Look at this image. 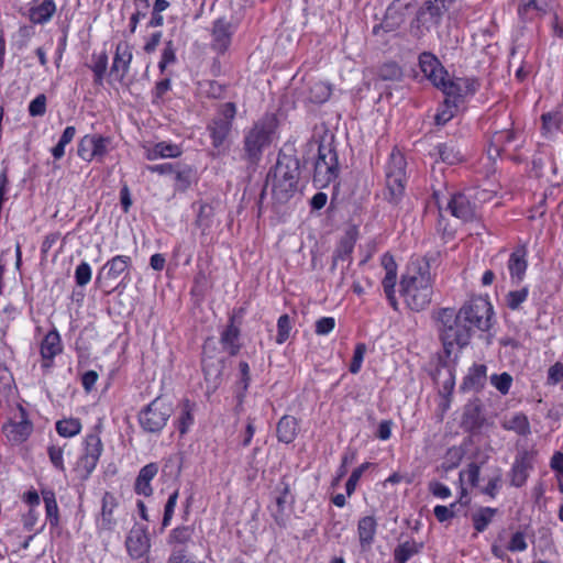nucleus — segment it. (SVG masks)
<instances>
[{
  "instance_id": "1",
  "label": "nucleus",
  "mask_w": 563,
  "mask_h": 563,
  "mask_svg": "<svg viewBox=\"0 0 563 563\" xmlns=\"http://www.w3.org/2000/svg\"><path fill=\"white\" fill-rule=\"evenodd\" d=\"M400 292L407 306L416 311L423 310L432 297L430 265L424 260L412 261L400 282Z\"/></svg>"
},
{
  "instance_id": "2",
  "label": "nucleus",
  "mask_w": 563,
  "mask_h": 563,
  "mask_svg": "<svg viewBox=\"0 0 563 563\" xmlns=\"http://www.w3.org/2000/svg\"><path fill=\"white\" fill-rule=\"evenodd\" d=\"M437 321L440 339L448 356L468 344L472 332L470 325L463 321V317H460V311L443 308L438 312Z\"/></svg>"
},
{
  "instance_id": "3",
  "label": "nucleus",
  "mask_w": 563,
  "mask_h": 563,
  "mask_svg": "<svg viewBox=\"0 0 563 563\" xmlns=\"http://www.w3.org/2000/svg\"><path fill=\"white\" fill-rule=\"evenodd\" d=\"M298 179V159L292 156L280 155L273 172L268 175L274 199L279 203L287 202L297 191Z\"/></svg>"
},
{
  "instance_id": "4",
  "label": "nucleus",
  "mask_w": 563,
  "mask_h": 563,
  "mask_svg": "<svg viewBox=\"0 0 563 563\" xmlns=\"http://www.w3.org/2000/svg\"><path fill=\"white\" fill-rule=\"evenodd\" d=\"M494 191L481 188H467L461 192L454 194L448 201L446 209L455 218L468 222L478 217L481 206L494 197Z\"/></svg>"
},
{
  "instance_id": "5",
  "label": "nucleus",
  "mask_w": 563,
  "mask_h": 563,
  "mask_svg": "<svg viewBox=\"0 0 563 563\" xmlns=\"http://www.w3.org/2000/svg\"><path fill=\"white\" fill-rule=\"evenodd\" d=\"M277 129V120L267 114L258 120L244 136V151L247 159L255 163L262 156L263 150L268 146Z\"/></svg>"
},
{
  "instance_id": "6",
  "label": "nucleus",
  "mask_w": 563,
  "mask_h": 563,
  "mask_svg": "<svg viewBox=\"0 0 563 563\" xmlns=\"http://www.w3.org/2000/svg\"><path fill=\"white\" fill-rule=\"evenodd\" d=\"M406 165L405 156L394 150L386 166V190L388 199L393 202H397L404 195L407 181Z\"/></svg>"
},
{
  "instance_id": "7",
  "label": "nucleus",
  "mask_w": 563,
  "mask_h": 563,
  "mask_svg": "<svg viewBox=\"0 0 563 563\" xmlns=\"http://www.w3.org/2000/svg\"><path fill=\"white\" fill-rule=\"evenodd\" d=\"M338 175L339 163L336 152L329 144H320L318 148V157L314 164V184L324 188L335 180Z\"/></svg>"
},
{
  "instance_id": "8",
  "label": "nucleus",
  "mask_w": 563,
  "mask_h": 563,
  "mask_svg": "<svg viewBox=\"0 0 563 563\" xmlns=\"http://www.w3.org/2000/svg\"><path fill=\"white\" fill-rule=\"evenodd\" d=\"M460 317L472 328L486 331L492 327L493 307L490 302L482 297L475 298L465 303L460 310Z\"/></svg>"
},
{
  "instance_id": "9",
  "label": "nucleus",
  "mask_w": 563,
  "mask_h": 563,
  "mask_svg": "<svg viewBox=\"0 0 563 563\" xmlns=\"http://www.w3.org/2000/svg\"><path fill=\"white\" fill-rule=\"evenodd\" d=\"M172 406L161 398L154 399L139 415L142 429L150 433H158L172 416Z\"/></svg>"
},
{
  "instance_id": "10",
  "label": "nucleus",
  "mask_w": 563,
  "mask_h": 563,
  "mask_svg": "<svg viewBox=\"0 0 563 563\" xmlns=\"http://www.w3.org/2000/svg\"><path fill=\"white\" fill-rule=\"evenodd\" d=\"M102 449V442L98 434L91 433L86 437L84 454L74 467L78 478L85 481L90 476L98 464Z\"/></svg>"
},
{
  "instance_id": "11",
  "label": "nucleus",
  "mask_w": 563,
  "mask_h": 563,
  "mask_svg": "<svg viewBox=\"0 0 563 563\" xmlns=\"http://www.w3.org/2000/svg\"><path fill=\"white\" fill-rule=\"evenodd\" d=\"M235 113V104L227 102L221 106L219 114L208 125L214 148H220L229 136Z\"/></svg>"
},
{
  "instance_id": "12",
  "label": "nucleus",
  "mask_w": 563,
  "mask_h": 563,
  "mask_svg": "<svg viewBox=\"0 0 563 563\" xmlns=\"http://www.w3.org/2000/svg\"><path fill=\"white\" fill-rule=\"evenodd\" d=\"M2 431L11 444H21L33 432V424L29 420L26 410L22 405L16 406L13 418L3 426Z\"/></svg>"
},
{
  "instance_id": "13",
  "label": "nucleus",
  "mask_w": 563,
  "mask_h": 563,
  "mask_svg": "<svg viewBox=\"0 0 563 563\" xmlns=\"http://www.w3.org/2000/svg\"><path fill=\"white\" fill-rule=\"evenodd\" d=\"M109 144V137L99 134H87L80 140L77 153L86 162L93 159L101 162L108 153Z\"/></svg>"
},
{
  "instance_id": "14",
  "label": "nucleus",
  "mask_w": 563,
  "mask_h": 563,
  "mask_svg": "<svg viewBox=\"0 0 563 563\" xmlns=\"http://www.w3.org/2000/svg\"><path fill=\"white\" fill-rule=\"evenodd\" d=\"M440 89L446 96L445 99H451L453 107H459L460 102L465 96L473 95L477 89V82L470 78H455L454 80L444 77Z\"/></svg>"
},
{
  "instance_id": "15",
  "label": "nucleus",
  "mask_w": 563,
  "mask_h": 563,
  "mask_svg": "<svg viewBox=\"0 0 563 563\" xmlns=\"http://www.w3.org/2000/svg\"><path fill=\"white\" fill-rule=\"evenodd\" d=\"M131 263L130 256H114L100 269L96 280L97 284H99L100 287L111 286L112 283L118 280L123 274H128Z\"/></svg>"
},
{
  "instance_id": "16",
  "label": "nucleus",
  "mask_w": 563,
  "mask_h": 563,
  "mask_svg": "<svg viewBox=\"0 0 563 563\" xmlns=\"http://www.w3.org/2000/svg\"><path fill=\"white\" fill-rule=\"evenodd\" d=\"M132 46L128 42H119L115 47L113 63L110 69V76L122 81L130 69L132 62Z\"/></svg>"
},
{
  "instance_id": "17",
  "label": "nucleus",
  "mask_w": 563,
  "mask_h": 563,
  "mask_svg": "<svg viewBox=\"0 0 563 563\" xmlns=\"http://www.w3.org/2000/svg\"><path fill=\"white\" fill-rule=\"evenodd\" d=\"M382 266L385 269V276L383 278V288L384 292L391 305V307L396 310L398 302L395 296V286L397 282V264L391 255L388 253L382 256Z\"/></svg>"
},
{
  "instance_id": "18",
  "label": "nucleus",
  "mask_w": 563,
  "mask_h": 563,
  "mask_svg": "<svg viewBox=\"0 0 563 563\" xmlns=\"http://www.w3.org/2000/svg\"><path fill=\"white\" fill-rule=\"evenodd\" d=\"M419 64L424 76L429 78L435 87H439L444 77L449 76L446 70L432 54L422 53L419 57Z\"/></svg>"
},
{
  "instance_id": "19",
  "label": "nucleus",
  "mask_w": 563,
  "mask_h": 563,
  "mask_svg": "<svg viewBox=\"0 0 563 563\" xmlns=\"http://www.w3.org/2000/svg\"><path fill=\"white\" fill-rule=\"evenodd\" d=\"M533 456L528 451L520 452L511 467V484L521 487L527 482L529 472L532 468Z\"/></svg>"
},
{
  "instance_id": "20",
  "label": "nucleus",
  "mask_w": 563,
  "mask_h": 563,
  "mask_svg": "<svg viewBox=\"0 0 563 563\" xmlns=\"http://www.w3.org/2000/svg\"><path fill=\"white\" fill-rule=\"evenodd\" d=\"M233 26L224 19H218L212 29V46L216 51L223 53L231 44Z\"/></svg>"
},
{
  "instance_id": "21",
  "label": "nucleus",
  "mask_w": 563,
  "mask_h": 563,
  "mask_svg": "<svg viewBox=\"0 0 563 563\" xmlns=\"http://www.w3.org/2000/svg\"><path fill=\"white\" fill-rule=\"evenodd\" d=\"M376 530H377V522L374 517L366 516L358 520L357 536H358L360 547L363 552H367L371 550L372 544L375 540Z\"/></svg>"
},
{
  "instance_id": "22",
  "label": "nucleus",
  "mask_w": 563,
  "mask_h": 563,
  "mask_svg": "<svg viewBox=\"0 0 563 563\" xmlns=\"http://www.w3.org/2000/svg\"><path fill=\"white\" fill-rule=\"evenodd\" d=\"M126 549L133 559L142 558L150 548V541L142 529H133L126 538Z\"/></svg>"
},
{
  "instance_id": "23",
  "label": "nucleus",
  "mask_w": 563,
  "mask_h": 563,
  "mask_svg": "<svg viewBox=\"0 0 563 563\" xmlns=\"http://www.w3.org/2000/svg\"><path fill=\"white\" fill-rule=\"evenodd\" d=\"M60 352V336L56 330H52L44 336L41 343V355L44 360L43 366L49 367L52 360Z\"/></svg>"
},
{
  "instance_id": "24",
  "label": "nucleus",
  "mask_w": 563,
  "mask_h": 563,
  "mask_svg": "<svg viewBox=\"0 0 563 563\" xmlns=\"http://www.w3.org/2000/svg\"><path fill=\"white\" fill-rule=\"evenodd\" d=\"M157 472L158 466L155 463L146 464L140 470V473L134 484V489L136 494L144 495L146 497L153 494L151 482L156 476Z\"/></svg>"
},
{
  "instance_id": "25",
  "label": "nucleus",
  "mask_w": 563,
  "mask_h": 563,
  "mask_svg": "<svg viewBox=\"0 0 563 563\" xmlns=\"http://www.w3.org/2000/svg\"><path fill=\"white\" fill-rule=\"evenodd\" d=\"M526 250L523 247L516 249L509 257L508 271L511 279L516 283H520L527 271Z\"/></svg>"
},
{
  "instance_id": "26",
  "label": "nucleus",
  "mask_w": 563,
  "mask_h": 563,
  "mask_svg": "<svg viewBox=\"0 0 563 563\" xmlns=\"http://www.w3.org/2000/svg\"><path fill=\"white\" fill-rule=\"evenodd\" d=\"M516 139V133L511 130L497 131L493 134L487 150L490 159H495L505 150L506 145Z\"/></svg>"
},
{
  "instance_id": "27",
  "label": "nucleus",
  "mask_w": 563,
  "mask_h": 563,
  "mask_svg": "<svg viewBox=\"0 0 563 563\" xmlns=\"http://www.w3.org/2000/svg\"><path fill=\"white\" fill-rule=\"evenodd\" d=\"M183 150L179 145L159 142L156 143L153 147L146 150V158L150 161H155L158 158H176L180 156Z\"/></svg>"
},
{
  "instance_id": "28",
  "label": "nucleus",
  "mask_w": 563,
  "mask_h": 563,
  "mask_svg": "<svg viewBox=\"0 0 563 563\" xmlns=\"http://www.w3.org/2000/svg\"><path fill=\"white\" fill-rule=\"evenodd\" d=\"M277 438L286 444L291 443L298 433V421L292 416H284L277 423Z\"/></svg>"
},
{
  "instance_id": "29",
  "label": "nucleus",
  "mask_w": 563,
  "mask_h": 563,
  "mask_svg": "<svg viewBox=\"0 0 563 563\" xmlns=\"http://www.w3.org/2000/svg\"><path fill=\"white\" fill-rule=\"evenodd\" d=\"M437 152L443 163L454 165L465 159V153L453 142H446L437 146Z\"/></svg>"
},
{
  "instance_id": "30",
  "label": "nucleus",
  "mask_w": 563,
  "mask_h": 563,
  "mask_svg": "<svg viewBox=\"0 0 563 563\" xmlns=\"http://www.w3.org/2000/svg\"><path fill=\"white\" fill-rule=\"evenodd\" d=\"M487 378V368L483 364L472 366L465 376L463 387L471 390H479L484 387Z\"/></svg>"
},
{
  "instance_id": "31",
  "label": "nucleus",
  "mask_w": 563,
  "mask_h": 563,
  "mask_svg": "<svg viewBox=\"0 0 563 563\" xmlns=\"http://www.w3.org/2000/svg\"><path fill=\"white\" fill-rule=\"evenodd\" d=\"M174 188L176 191H186L194 181L195 172L188 165L176 164L173 174Z\"/></svg>"
},
{
  "instance_id": "32",
  "label": "nucleus",
  "mask_w": 563,
  "mask_h": 563,
  "mask_svg": "<svg viewBox=\"0 0 563 563\" xmlns=\"http://www.w3.org/2000/svg\"><path fill=\"white\" fill-rule=\"evenodd\" d=\"M290 488L287 484H284L283 487L278 490V494L275 497V505L272 509V515L274 517L275 522L283 527L286 525V515H285V506L289 503Z\"/></svg>"
},
{
  "instance_id": "33",
  "label": "nucleus",
  "mask_w": 563,
  "mask_h": 563,
  "mask_svg": "<svg viewBox=\"0 0 563 563\" xmlns=\"http://www.w3.org/2000/svg\"><path fill=\"white\" fill-rule=\"evenodd\" d=\"M239 336L240 330L234 325L232 317L230 324L221 334V344L231 355H235L240 351Z\"/></svg>"
},
{
  "instance_id": "34",
  "label": "nucleus",
  "mask_w": 563,
  "mask_h": 563,
  "mask_svg": "<svg viewBox=\"0 0 563 563\" xmlns=\"http://www.w3.org/2000/svg\"><path fill=\"white\" fill-rule=\"evenodd\" d=\"M423 548V543L408 540L396 547L394 559L396 563H406L413 555L418 554Z\"/></svg>"
},
{
  "instance_id": "35",
  "label": "nucleus",
  "mask_w": 563,
  "mask_h": 563,
  "mask_svg": "<svg viewBox=\"0 0 563 563\" xmlns=\"http://www.w3.org/2000/svg\"><path fill=\"white\" fill-rule=\"evenodd\" d=\"M501 427L505 430L515 431L520 435H527L530 433V423L526 415L515 413L509 418H505L501 421Z\"/></svg>"
},
{
  "instance_id": "36",
  "label": "nucleus",
  "mask_w": 563,
  "mask_h": 563,
  "mask_svg": "<svg viewBox=\"0 0 563 563\" xmlns=\"http://www.w3.org/2000/svg\"><path fill=\"white\" fill-rule=\"evenodd\" d=\"M196 405L188 399L184 400L180 405L179 416L177 418V428L180 434L188 432L194 424V412Z\"/></svg>"
},
{
  "instance_id": "37",
  "label": "nucleus",
  "mask_w": 563,
  "mask_h": 563,
  "mask_svg": "<svg viewBox=\"0 0 563 563\" xmlns=\"http://www.w3.org/2000/svg\"><path fill=\"white\" fill-rule=\"evenodd\" d=\"M191 537L192 529L190 527H177L169 532L167 543L173 548V551L176 549L186 550V544L191 540Z\"/></svg>"
},
{
  "instance_id": "38",
  "label": "nucleus",
  "mask_w": 563,
  "mask_h": 563,
  "mask_svg": "<svg viewBox=\"0 0 563 563\" xmlns=\"http://www.w3.org/2000/svg\"><path fill=\"white\" fill-rule=\"evenodd\" d=\"M56 7L53 0H44L40 5L30 10V20L33 23H45L53 16Z\"/></svg>"
},
{
  "instance_id": "39",
  "label": "nucleus",
  "mask_w": 563,
  "mask_h": 563,
  "mask_svg": "<svg viewBox=\"0 0 563 563\" xmlns=\"http://www.w3.org/2000/svg\"><path fill=\"white\" fill-rule=\"evenodd\" d=\"M401 1L402 0H395V2L388 8L386 19L382 25L386 31H393L404 22L401 15L398 16V21H393L395 19L394 15L398 13V9H408L411 7V0L406 1L404 3H401Z\"/></svg>"
},
{
  "instance_id": "40",
  "label": "nucleus",
  "mask_w": 563,
  "mask_h": 563,
  "mask_svg": "<svg viewBox=\"0 0 563 563\" xmlns=\"http://www.w3.org/2000/svg\"><path fill=\"white\" fill-rule=\"evenodd\" d=\"M331 96V87L323 81H316L310 85L308 90V100L313 103H323Z\"/></svg>"
},
{
  "instance_id": "41",
  "label": "nucleus",
  "mask_w": 563,
  "mask_h": 563,
  "mask_svg": "<svg viewBox=\"0 0 563 563\" xmlns=\"http://www.w3.org/2000/svg\"><path fill=\"white\" fill-rule=\"evenodd\" d=\"M497 509L483 507L472 516L474 528L477 532H483L492 522Z\"/></svg>"
},
{
  "instance_id": "42",
  "label": "nucleus",
  "mask_w": 563,
  "mask_h": 563,
  "mask_svg": "<svg viewBox=\"0 0 563 563\" xmlns=\"http://www.w3.org/2000/svg\"><path fill=\"white\" fill-rule=\"evenodd\" d=\"M213 208L208 203H202L199 207L196 224L201 230L202 234H207L213 224Z\"/></svg>"
},
{
  "instance_id": "43",
  "label": "nucleus",
  "mask_w": 563,
  "mask_h": 563,
  "mask_svg": "<svg viewBox=\"0 0 563 563\" xmlns=\"http://www.w3.org/2000/svg\"><path fill=\"white\" fill-rule=\"evenodd\" d=\"M81 430V422L77 418L63 419L56 422V431L60 437L71 438Z\"/></svg>"
},
{
  "instance_id": "44",
  "label": "nucleus",
  "mask_w": 563,
  "mask_h": 563,
  "mask_svg": "<svg viewBox=\"0 0 563 563\" xmlns=\"http://www.w3.org/2000/svg\"><path fill=\"white\" fill-rule=\"evenodd\" d=\"M43 500L46 509V518L52 527H56L59 522L58 505L53 492H43Z\"/></svg>"
},
{
  "instance_id": "45",
  "label": "nucleus",
  "mask_w": 563,
  "mask_h": 563,
  "mask_svg": "<svg viewBox=\"0 0 563 563\" xmlns=\"http://www.w3.org/2000/svg\"><path fill=\"white\" fill-rule=\"evenodd\" d=\"M75 134H76L75 126H67L64 130L58 143L52 148V154L55 159H60L64 156L65 146L74 140Z\"/></svg>"
},
{
  "instance_id": "46",
  "label": "nucleus",
  "mask_w": 563,
  "mask_h": 563,
  "mask_svg": "<svg viewBox=\"0 0 563 563\" xmlns=\"http://www.w3.org/2000/svg\"><path fill=\"white\" fill-rule=\"evenodd\" d=\"M108 68V56L104 52L93 55V65L91 69L95 74V82L100 85Z\"/></svg>"
},
{
  "instance_id": "47",
  "label": "nucleus",
  "mask_w": 563,
  "mask_h": 563,
  "mask_svg": "<svg viewBox=\"0 0 563 563\" xmlns=\"http://www.w3.org/2000/svg\"><path fill=\"white\" fill-rule=\"evenodd\" d=\"M291 329H292V324H291L290 317L288 314H282L277 321L276 343L277 344L285 343L290 336Z\"/></svg>"
},
{
  "instance_id": "48",
  "label": "nucleus",
  "mask_w": 563,
  "mask_h": 563,
  "mask_svg": "<svg viewBox=\"0 0 563 563\" xmlns=\"http://www.w3.org/2000/svg\"><path fill=\"white\" fill-rule=\"evenodd\" d=\"M378 77L382 80L398 81L402 77V71L396 63L389 62L379 68Z\"/></svg>"
},
{
  "instance_id": "49",
  "label": "nucleus",
  "mask_w": 563,
  "mask_h": 563,
  "mask_svg": "<svg viewBox=\"0 0 563 563\" xmlns=\"http://www.w3.org/2000/svg\"><path fill=\"white\" fill-rule=\"evenodd\" d=\"M562 123V117L558 112H550L542 115V130L545 134L558 131Z\"/></svg>"
},
{
  "instance_id": "50",
  "label": "nucleus",
  "mask_w": 563,
  "mask_h": 563,
  "mask_svg": "<svg viewBox=\"0 0 563 563\" xmlns=\"http://www.w3.org/2000/svg\"><path fill=\"white\" fill-rule=\"evenodd\" d=\"M490 383L499 393L506 395L511 387L512 377L508 373L495 374L490 377Z\"/></svg>"
},
{
  "instance_id": "51",
  "label": "nucleus",
  "mask_w": 563,
  "mask_h": 563,
  "mask_svg": "<svg viewBox=\"0 0 563 563\" xmlns=\"http://www.w3.org/2000/svg\"><path fill=\"white\" fill-rule=\"evenodd\" d=\"M178 496H179V492H178V489H176L174 493H172L169 495V497L167 499V503H166L165 509H164V517H163V521H162L163 529L168 527L172 521V518L174 516V510L177 505Z\"/></svg>"
},
{
  "instance_id": "52",
  "label": "nucleus",
  "mask_w": 563,
  "mask_h": 563,
  "mask_svg": "<svg viewBox=\"0 0 563 563\" xmlns=\"http://www.w3.org/2000/svg\"><path fill=\"white\" fill-rule=\"evenodd\" d=\"M527 297H528V289L527 288H522V289H519V290L510 291L506 296L507 306L511 310H517V309H519L520 305L523 301H526Z\"/></svg>"
},
{
  "instance_id": "53",
  "label": "nucleus",
  "mask_w": 563,
  "mask_h": 563,
  "mask_svg": "<svg viewBox=\"0 0 563 563\" xmlns=\"http://www.w3.org/2000/svg\"><path fill=\"white\" fill-rule=\"evenodd\" d=\"M479 466L476 463H471L466 470L460 472V482L466 481L472 486H476L479 481Z\"/></svg>"
},
{
  "instance_id": "54",
  "label": "nucleus",
  "mask_w": 563,
  "mask_h": 563,
  "mask_svg": "<svg viewBox=\"0 0 563 563\" xmlns=\"http://www.w3.org/2000/svg\"><path fill=\"white\" fill-rule=\"evenodd\" d=\"M76 284L80 287L86 286L91 280V267L88 263L81 262L75 271Z\"/></svg>"
},
{
  "instance_id": "55",
  "label": "nucleus",
  "mask_w": 563,
  "mask_h": 563,
  "mask_svg": "<svg viewBox=\"0 0 563 563\" xmlns=\"http://www.w3.org/2000/svg\"><path fill=\"white\" fill-rule=\"evenodd\" d=\"M365 353L366 345L364 343H357L350 365V372L352 374H357L361 371Z\"/></svg>"
},
{
  "instance_id": "56",
  "label": "nucleus",
  "mask_w": 563,
  "mask_h": 563,
  "mask_svg": "<svg viewBox=\"0 0 563 563\" xmlns=\"http://www.w3.org/2000/svg\"><path fill=\"white\" fill-rule=\"evenodd\" d=\"M46 112V96L41 93L29 104V113L31 117H42Z\"/></svg>"
},
{
  "instance_id": "57",
  "label": "nucleus",
  "mask_w": 563,
  "mask_h": 563,
  "mask_svg": "<svg viewBox=\"0 0 563 563\" xmlns=\"http://www.w3.org/2000/svg\"><path fill=\"white\" fill-rule=\"evenodd\" d=\"M444 107L445 108L438 112L434 117L435 123L439 125H443L450 121L454 117L455 109L457 108L453 107L451 99H445Z\"/></svg>"
},
{
  "instance_id": "58",
  "label": "nucleus",
  "mask_w": 563,
  "mask_h": 563,
  "mask_svg": "<svg viewBox=\"0 0 563 563\" xmlns=\"http://www.w3.org/2000/svg\"><path fill=\"white\" fill-rule=\"evenodd\" d=\"M528 548V543L526 541V536L521 531H517L512 534L508 545L507 550L510 552H523Z\"/></svg>"
},
{
  "instance_id": "59",
  "label": "nucleus",
  "mask_w": 563,
  "mask_h": 563,
  "mask_svg": "<svg viewBox=\"0 0 563 563\" xmlns=\"http://www.w3.org/2000/svg\"><path fill=\"white\" fill-rule=\"evenodd\" d=\"M48 457L51 463L54 465L55 468L64 472L65 465H64V450L60 446L51 445L47 450Z\"/></svg>"
},
{
  "instance_id": "60",
  "label": "nucleus",
  "mask_w": 563,
  "mask_h": 563,
  "mask_svg": "<svg viewBox=\"0 0 563 563\" xmlns=\"http://www.w3.org/2000/svg\"><path fill=\"white\" fill-rule=\"evenodd\" d=\"M13 377L7 368H0V398L12 391Z\"/></svg>"
},
{
  "instance_id": "61",
  "label": "nucleus",
  "mask_w": 563,
  "mask_h": 563,
  "mask_svg": "<svg viewBox=\"0 0 563 563\" xmlns=\"http://www.w3.org/2000/svg\"><path fill=\"white\" fill-rule=\"evenodd\" d=\"M367 467H368V463H364V464H362L361 466L356 467V468L352 472V474H351L350 478H349V479H347V482H346V486H345V487H346V494H347L349 496H351V495L354 493V490H355V488H356V485H357V483H358V481H360V478H361L362 474L364 473V471H365Z\"/></svg>"
},
{
  "instance_id": "62",
  "label": "nucleus",
  "mask_w": 563,
  "mask_h": 563,
  "mask_svg": "<svg viewBox=\"0 0 563 563\" xmlns=\"http://www.w3.org/2000/svg\"><path fill=\"white\" fill-rule=\"evenodd\" d=\"M175 59H176L175 48H174L173 42L169 41L165 45V48H164L163 54H162L161 62L158 64V67H159L161 71H164L166 66L168 64L174 63Z\"/></svg>"
},
{
  "instance_id": "63",
  "label": "nucleus",
  "mask_w": 563,
  "mask_h": 563,
  "mask_svg": "<svg viewBox=\"0 0 563 563\" xmlns=\"http://www.w3.org/2000/svg\"><path fill=\"white\" fill-rule=\"evenodd\" d=\"M335 327V320L332 317H323L316 322V333L325 335L330 333Z\"/></svg>"
},
{
  "instance_id": "64",
  "label": "nucleus",
  "mask_w": 563,
  "mask_h": 563,
  "mask_svg": "<svg viewBox=\"0 0 563 563\" xmlns=\"http://www.w3.org/2000/svg\"><path fill=\"white\" fill-rule=\"evenodd\" d=\"M563 379V364L558 362L548 371V383L555 385Z\"/></svg>"
}]
</instances>
